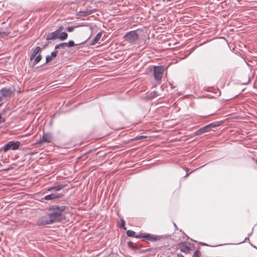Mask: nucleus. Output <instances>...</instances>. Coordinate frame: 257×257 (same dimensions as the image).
I'll list each match as a JSON object with an SVG mask.
<instances>
[{
  "mask_svg": "<svg viewBox=\"0 0 257 257\" xmlns=\"http://www.w3.org/2000/svg\"><path fill=\"white\" fill-rule=\"evenodd\" d=\"M66 209L64 205H52L49 209V216L54 222H58L64 219L63 212Z\"/></svg>",
  "mask_w": 257,
  "mask_h": 257,
  "instance_id": "1",
  "label": "nucleus"
},
{
  "mask_svg": "<svg viewBox=\"0 0 257 257\" xmlns=\"http://www.w3.org/2000/svg\"><path fill=\"white\" fill-rule=\"evenodd\" d=\"M136 238H145V240H149L152 242L158 241L163 238V235H157L149 233H140L136 235L135 236Z\"/></svg>",
  "mask_w": 257,
  "mask_h": 257,
  "instance_id": "2",
  "label": "nucleus"
},
{
  "mask_svg": "<svg viewBox=\"0 0 257 257\" xmlns=\"http://www.w3.org/2000/svg\"><path fill=\"white\" fill-rule=\"evenodd\" d=\"M137 30L127 32L124 36V41L130 43H134L139 39V35Z\"/></svg>",
  "mask_w": 257,
  "mask_h": 257,
  "instance_id": "3",
  "label": "nucleus"
},
{
  "mask_svg": "<svg viewBox=\"0 0 257 257\" xmlns=\"http://www.w3.org/2000/svg\"><path fill=\"white\" fill-rule=\"evenodd\" d=\"M164 71V68L163 66H155L154 67V78L159 82V84L161 83Z\"/></svg>",
  "mask_w": 257,
  "mask_h": 257,
  "instance_id": "4",
  "label": "nucleus"
},
{
  "mask_svg": "<svg viewBox=\"0 0 257 257\" xmlns=\"http://www.w3.org/2000/svg\"><path fill=\"white\" fill-rule=\"evenodd\" d=\"M53 223L54 222L49 216V213L46 215L42 216L37 221V224L39 226H44Z\"/></svg>",
  "mask_w": 257,
  "mask_h": 257,
  "instance_id": "5",
  "label": "nucleus"
},
{
  "mask_svg": "<svg viewBox=\"0 0 257 257\" xmlns=\"http://www.w3.org/2000/svg\"><path fill=\"white\" fill-rule=\"evenodd\" d=\"M20 143L18 141L17 142H13L11 141L9 142L7 145H5L3 147V150L4 152H7L10 150H16L19 148Z\"/></svg>",
  "mask_w": 257,
  "mask_h": 257,
  "instance_id": "6",
  "label": "nucleus"
},
{
  "mask_svg": "<svg viewBox=\"0 0 257 257\" xmlns=\"http://www.w3.org/2000/svg\"><path fill=\"white\" fill-rule=\"evenodd\" d=\"M53 140V136L51 133L44 134L41 139L37 143V145H42L43 143H50Z\"/></svg>",
  "mask_w": 257,
  "mask_h": 257,
  "instance_id": "7",
  "label": "nucleus"
},
{
  "mask_svg": "<svg viewBox=\"0 0 257 257\" xmlns=\"http://www.w3.org/2000/svg\"><path fill=\"white\" fill-rule=\"evenodd\" d=\"M193 245V244L188 242H183L180 244V250L182 252L188 253L191 250V247Z\"/></svg>",
  "mask_w": 257,
  "mask_h": 257,
  "instance_id": "8",
  "label": "nucleus"
},
{
  "mask_svg": "<svg viewBox=\"0 0 257 257\" xmlns=\"http://www.w3.org/2000/svg\"><path fill=\"white\" fill-rule=\"evenodd\" d=\"M0 93L3 97H7L11 96L13 91L10 88L4 87L1 89Z\"/></svg>",
  "mask_w": 257,
  "mask_h": 257,
  "instance_id": "9",
  "label": "nucleus"
},
{
  "mask_svg": "<svg viewBox=\"0 0 257 257\" xmlns=\"http://www.w3.org/2000/svg\"><path fill=\"white\" fill-rule=\"evenodd\" d=\"M60 197H61L60 194L52 193L51 194H49L45 196L43 198H42V199H45L46 200H51L56 199L58 198H60Z\"/></svg>",
  "mask_w": 257,
  "mask_h": 257,
  "instance_id": "10",
  "label": "nucleus"
},
{
  "mask_svg": "<svg viewBox=\"0 0 257 257\" xmlns=\"http://www.w3.org/2000/svg\"><path fill=\"white\" fill-rule=\"evenodd\" d=\"M59 34L56 31H55L54 32L48 34L46 36V40H55L57 39H59Z\"/></svg>",
  "mask_w": 257,
  "mask_h": 257,
  "instance_id": "11",
  "label": "nucleus"
},
{
  "mask_svg": "<svg viewBox=\"0 0 257 257\" xmlns=\"http://www.w3.org/2000/svg\"><path fill=\"white\" fill-rule=\"evenodd\" d=\"M66 186V185L61 184V185H57V186H56L54 187H50V188H49L48 189H47L45 191V193H47L48 192L52 191L53 190L59 191V190L63 189Z\"/></svg>",
  "mask_w": 257,
  "mask_h": 257,
  "instance_id": "12",
  "label": "nucleus"
},
{
  "mask_svg": "<svg viewBox=\"0 0 257 257\" xmlns=\"http://www.w3.org/2000/svg\"><path fill=\"white\" fill-rule=\"evenodd\" d=\"M209 131H210V130L209 128V126H208V125H206L205 126H203V127L200 128V129H199L198 130H197L195 132V135L199 136V135H202L204 133L208 132Z\"/></svg>",
  "mask_w": 257,
  "mask_h": 257,
  "instance_id": "13",
  "label": "nucleus"
},
{
  "mask_svg": "<svg viewBox=\"0 0 257 257\" xmlns=\"http://www.w3.org/2000/svg\"><path fill=\"white\" fill-rule=\"evenodd\" d=\"M58 54V51H54L51 53V55H47L46 58V63H48L55 58Z\"/></svg>",
  "mask_w": 257,
  "mask_h": 257,
  "instance_id": "14",
  "label": "nucleus"
},
{
  "mask_svg": "<svg viewBox=\"0 0 257 257\" xmlns=\"http://www.w3.org/2000/svg\"><path fill=\"white\" fill-rule=\"evenodd\" d=\"M41 50L42 49L40 47H36L32 51V53L30 57V60L32 61L35 58L36 55L38 53L40 52Z\"/></svg>",
  "mask_w": 257,
  "mask_h": 257,
  "instance_id": "15",
  "label": "nucleus"
},
{
  "mask_svg": "<svg viewBox=\"0 0 257 257\" xmlns=\"http://www.w3.org/2000/svg\"><path fill=\"white\" fill-rule=\"evenodd\" d=\"M101 36H102L101 33H98L95 36V38L93 39V40H92V42L90 43V45H94L95 44H96L99 41L100 39L101 38Z\"/></svg>",
  "mask_w": 257,
  "mask_h": 257,
  "instance_id": "16",
  "label": "nucleus"
},
{
  "mask_svg": "<svg viewBox=\"0 0 257 257\" xmlns=\"http://www.w3.org/2000/svg\"><path fill=\"white\" fill-rule=\"evenodd\" d=\"M94 12V10H86L84 11H81V12H80V13L81 14V16L85 17V16H87L88 15L91 14Z\"/></svg>",
  "mask_w": 257,
  "mask_h": 257,
  "instance_id": "17",
  "label": "nucleus"
},
{
  "mask_svg": "<svg viewBox=\"0 0 257 257\" xmlns=\"http://www.w3.org/2000/svg\"><path fill=\"white\" fill-rule=\"evenodd\" d=\"M68 34L66 32H61L59 35V39L61 41L67 39Z\"/></svg>",
  "mask_w": 257,
  "mask_h": 257,
  "instance_id": "18",
  "label": "nucleus"
},
{
  "mask_svg": "<svg viewBox=\"0 0 257 257\" xmlns=\"http://www.w3.org/2000/svg\"><path fill=\"white\" fill-rule=\"evenodd\" d=\"M42 56L40 54L38 55L35 59L33 62V65H35L38 64L42 60Z\"/></svg>",
  "mask_w": 257,
  "mask_h": 257,
  "instance_id": "19",
  "label": "nucleus"
},
{
  "mask_svg": "<svg viewBox=\"0 0 257 257\" xmlns=\"http://www.w3.org/2000/svg\"><path fill=\"white\" fill-rule=\"evenodd\" d=\"M126 234H127V235L130 237L134 236L135 237V236H136V235H135L136 232L132 230H127L126 232Z\"/></svg>",
  "mask_w": 257,
  "mask_h": 257,
  "instance_id": "20",
  "label": "nucleus"
},
{
  "mask_svg": "<svg viewBox=\"0 0 257 257\" xmlns=\"http://www.w3.org/2000/svg\"><path fill=\"white\" fill-rule=\"evenodd\" d=\"M207 125H208V126H209V128L210 131L212 128H214V127L217 126L218 125V124L215 122H213V123L208 124Z\"/></svg>",
  "mask_w": 257,
  "mask_h": 257,
  "instance_id": "21",
  "label": "nucleus"
},
{
  "mask_svg": "<svg viewBox=\"0 0 257 257\" xmlns=\"http://www.w3.org/2000/svg\"><path fill=\"white\" fill-rule=\"evenodd\" d=\"M76 45L77 44H75L74 41L72 40L69 41L68 43H67V45L68 47H71Z\"/></svg>",
  "mask_w": 257,
  "mask_h": 257,
  "instance_id": "22",
  "label": "nucleus"
},
{
  "mask_svg": "<svg viewBox=\"0 0 257 257\" xmlns=\"http://www.w3.org/2000/svg\"><path fill=\"white\" fill-rule=\"evenodd\" d=\"M201 252L199 250H196L194 253L192 257H200Z\"/></svg>",
  "mask_w": 257,
  "mask_h": 257,
  "instance_id": "23",
  "label": "nucleus"
},
{
  "mask_svg": "<svg viewBox=\"0 0 257 257\" xmlns=\"http://www.w3.org/2000/svg\"><path fill=\"white\" fill-rule=\"evenodd\" d=\"M158 94L157 92L154 91L152 93H151L150 97L151 98H154L155 97H156L158 96Z\"/></svg>",
  "mask_w": 257,
  "mask_h": 257,
  "instance_id": "24",
  "label": "nucleus"
},
{
  "mask_svg": "<svg viewBox=\"0 0 257 257\" xmlns=\"http://www.w3.org/2000/svg\"><path fill=\"white\" fill-rule=\"evenodd\" d=\"M63 30L64 27L63 26H60L56 31L60 34Z\"/></svg>",
  "mask_w": 257,
  "mask_h": 257,
  "instance_id": "25",
  "label": "nucleus"
},
{
  "mask_svg": "<svg viewBox=\"0 0 257 257\" xmlns=\"http://www.w3.org/2000/svg\"><path fill=\"white\" fill-rule=\"evenodd\" d=\"M75 28V27H74V26L68 27L66 28V30L68 32H71L74 30V29Z\"/></svg>",
  "mask_w": 257,
  "mask_h": 257,
  "instance_id": "26",
  "label": "nucleus"
},
{
  "mask_svg": "<svg viewBox=\"0 0 257 257\" xmlns=\"http://www.w3.org/2000/svg\"><path fill=\"white\" fill-rule=\"evenodd\" d=\"M60 48H64L65 47H67V43L64 42L60 44Z\"/></svg>",
  "mask_w": 257,
  "mask_h": 257,
  "instance_id": "27",
  "label": "nucleus"
},
{
  "mask_svg": "<svg viewBox=\"0 0 257 257\" xmlns=\"http://www.w3.org/2000/svg\"><path fill=\"white\" fill-rule=\"evenodd\" d=\"M1 36H7L9 34V33L6 32L5 31H2L1 30Z\"/></svg>",
  "mask_w": 257,
  "mask_h": 257,
  "instance_id": "28",
  "label": "nucleus"
},
{
  "mask_svg": "<svg viewBox=\"0 0 257 257\" xmlns=\"http://www.w3.org/2000/svg\"><path fill=\"white\" fill-rule=\"evenodd\" d=\"M121 227H122L123 228L125 229V227H124V225H125V221L123 219H121Z\"/></svg>",
  "mask_w": 257,
  "mask_h": 257,
  "instance_id": "29",
  "label": "nucleus"
},
{
  "mask_svg": "<svg viewBox=\"0 0 257 257\" xmlns=\"http://www.w3.org/2000/svg\"><path fill=\"white\" fill-rule=\"evenodd\" d=\"M59 48H61L60 46V44H58V45H56L55 47V49H59Z\"/></svg>",
  "mask_w": 257,
  "mask_h": 257,
  "instance_id": "30",
  "label": "nucleus"
},
{
  "mask_svg": "<svg viewBox=\"0 0 257 257\" xmlns=\"http://www.w3.org/2000/svg\"><path fill=\"white\" fill-rule=\"evenodd\" d=\"M48 43H47V44H46L44 45H43V49L46 48L48 46Z\"/></svg>",
  "mask_w": 257,
  "mask_h": 257,
  "instance_id": "31",
  "label": "nucleus"
},
{
  "mask_svg": "<svg viewBox=\"0 0 257 257\" xmlns=\"http://www.w3.org/2000/svg\"><path fill=\"white\" fill-rule=\"evenodd\" d=\"M177 257H184L182 254H178Z\"/></svg>",
  "mask_w": 257,
  "mask_h": 257,
  "instance_id": "32",
  "label": "nucleus"
},
{
  "mask_svg": "<svg viewBox=\"0 0 257 257\" xmlns=\"http://www.w3.org/2000/svg\"><path fill=\"white\" fill-rule=\"evenodd\" d=\"M2 97L0 96V106L2 105V103L1 102L2 101Z\"/></svg>",
  "mask_w": 257,
  "mask_h": 257,
  "instance_id": "33",
  "label": "nucleus"
},
{
  "mask_svg": "<svg viewBox=\"0 0 257 257\" xmlns=\"http://www.w3.org/2000/svg\"><path fill=\"white\" fill-rule=\"evenodd\" d=\"M202 245H205V246H208V244H207L206 243H200Z\"/></svg>",
  "mask_w": 257,
  "mask_h": 257,
  "instance_id": "34",
  "label": "nucleus"
},
{
  "mask_svg": "<svg viewBox=\"0 0 257 257\" xmlns=\"http://www.w3.org/2000/svg\"><path fill=\"white\" fill-rule=\"evenodd\" d=\"M143 138H144V137L142 136L139 137V138H138L137 139L139 140V139H141Z\"/></svg>",
  "mask_w": 257,
  "mask_h": 257,
  "instance_id": "35",
  "label": "nucleus"
},
{
  "mask_svg": "<svg viewBox=\"0 0 257 257\" xmlns=\"http://www.w3.org/2000/svg\"><path fill=\"white\" fill-rule=\"evenodd\" d=\"M2 167V163L0 162V168H1Z\"/></svg>",
  "mask_w": 257,
  "mask_h": 257,
  "instance_id": "36",
  "label": "nucleus"
},
{
  "mask_svg": "<svg viewBox=\"0 0 257 257\" xmlns=\"http://www.w3.org/2000/svg\"><path fill=\"white\" fill-rule=\"evenodd\" d=\"M174 224L175 227H176L177 228V225H176V224L174 223Z\"/></svg>",
  "mask_w": 257,
  "mask_h": 257,
  "instance_id": "37",
  "label": "nucleus"
},
{
  "mask_svg": "<svg viewBox=\"0 0 257 257\" xmlns=\"http://www.w3.org/2000/svg\"><path fill=\"white\" fill-rule=\"evenodd\" d=\"M85 42H86V41H85L84 42H83L81 43V44H84V43H85Z\"/></svg>",
  "mask_w": 257,
  "mask_h": 257,
  "instance_id": "38",
  "label": "nucleus"
},
{
  "mask_svg": "<svg viewBox=\"0 0 257 257\" xmlns=\"http://www.w3.org/2000/svg\"><path fill=\"white\" fill-rule=\"evenodd\" d=\"M172 0H167L168 2H171Z\"/></svg>",
  "mask_w": 257,
  "mask_h": 257,
  "instance_id": "39",
  "label": "nucleus"
}]
</instances>
